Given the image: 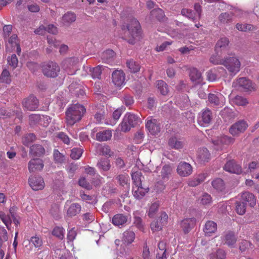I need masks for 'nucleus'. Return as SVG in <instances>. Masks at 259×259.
Masks as SVG:
<instances>
[{"instance_id": "nucleus-1", "label": "nucleus", "mask_w": 259, "mask_h": 259, "mask_svg": "<svg viewBox=\"0 0 259 259\" xmlns=\"http://www.w3.org/2000/svg\"><path fill=\"white\" fill-rule=\"evenodd\" d=\"M85 112V108L80 104L71 105L66 112V122L68 125H73L79 121Z\"/></svg>"}, {"instance_id": "nucleus-2", "label": "nucleus", "mask_w": 259, "mask_h": 259, "mask_svg": "<svg viewBox=\"0 0 259 259\" xmlns=\"http://www.w3.org/2000/svg\"><path fill=\"white\" fill-rule=\"evenodd\" d=\"M127 40L129 44H135L140 40L141 38L140 25L138 20L135 18L131 20L130 23L127 26Z\"/></svg>"}, {"instance_id": "nucleus-3", "label": "nucleus", "mask_w": 259, "mask_h": 259, "mask_svg": "<svg viewBox=\"0 0 259 259\" xmlns=\"http://www.w3.org/2000/svg\"><path fill=\"white\" fill-rule=\"evenodd\" d=\"M222 65L226 67L230 74L232 76L235 75L240 70L241 63L239 59L234 56L225 58Z\"/></svg>"}, {"instance_id": "nucleus-4", "label": "nucleus", "mask_w": 259, "mask_h": 259, "mask_svg": "<svg viewBox=\"0 0 259 259\" xmlns=\"http://www.w3.org/2000/svg\"><path fill=\"white\" fill-rule=\"evenodd\" d=\"M141 123L140 118L134 114L126 113L120 124L121 130H131L136 128Z\"/></svg>"}, {"instance_id": "nucleus-5", "label": "nucleus", "mask_w": 259, "mask_h": 259, "mask_svg": "<svg viewBox=\"0 0 259 259\" xmlns=\"http://www.w3.org/2000/svg\"><path fill=\"white\" fill-rule=\"evenodd\" d=\"M232 85L234 88L244 92H251L256 89L255 84L245 77H240L234 80Z\"/></svg>"}, {"instance_id": "nucleus-6", "label": "nucleus", "mask_w": 259, "mask_h": 259, "mask_svg": "<svg viewBox=\"0 0 259 259\" xmlns=\"http://www.w3.org/2000/svg\"><path fill=\"white\" fill-rule=\"evenodd\" d=\"M60 67L55 62H51L42 67V72L45 76L50 77H55L60 72Z\"/></svg>"}, {"instance_id": "nucleus-7", "label": "nucleus", "mask_w": 259, "mask_h": 259, "mask_svg": "<svg viewBox=\"0 0 259 259\" xmlns=\"http://www.w3.org/2000/svg\"><path fill=\"white\" fill-rule=\"evenodd\" d=\"M214 149L217 151L223 150L226 146L233 143L234 139L227 136L219 137L217 140H212Z\"/></svg>"}, {"instance_id": "nucleus-8", "label": "nucleus", "mask_w": 259, "mask_h": 259, "mask_svg": "<svg viewBox=\"0 0 259 259\" xmlns=\"http://www.w3.org/2000/svg\"><path fill=\"white\" fill-rule=\"evenodd\" d=\"M212 118V112L208 108L202 110L198 114L197 121L202 127L208 126Z\"/></svg>"}, {"instance_id": "nucleus-9", "label": "nucleus", "mask_w": 259, "mask_h": 259, "mask_svg": "<svg viewBox=\"0 0 259 259\" xmlns=\"http://www.w3.org/2000/svg\"><path fill=\"white\" fill-rule=\"evenodd\" d=\"M168 215L162 212L158 220L153 221L150 224V228L153 232H157L162 230V227L167 223Z\"/></svg>"}, {"instance_id": "nucleus-10", "label": "nucleus", "mask_w": 259, "mask_h": 259, "mask_svg": "<svg viewBox=\"0 0 259 259\" xmlns=\"http://www.w3.org/2000/svg\"><path fill=\"white\" fill-rule=\"evenodd\" d=\"M23 107L25 110L33 111L38 107V101L33 95H30L24 99L22 102Z\"/></svg>"}, {"instance_id": "nucleus-11", "label": "nucleus", "mask_w": 259, "mask_h": 259, "mask_svg": "<svg viewBox=\"0 0 259 259\" xmlns=\"http://www.w3.org/2000/svg\"><path fill=\"white\" fill-rule=\"evenodd\" d=\"M224 169L231 173L240 174L242 171L241 166L234 160L228 161L223 167Z\"/></svg>"}, {"instance_id": "nucleus-12", "label": "nucleus", "mask_w": 259, "mask_h": 259, "mask_svg": "<svg viewBox=\"0 0 259 259\" xmlns=\"http://www.w3.org/2000/svg\"><path fill=\"white\" fill-rule=\"evenodd\" d=\"M28 182L31 188L35 191L42 190L45 187L44 181L42 177L39 176H30Z\"/></svg>"}, {"instance_id": "nucleus-13", "label": "nucleus", "mask_w": 259, "mask_h": 259, "mask_svg": "<svg viewBox=\"0 0 259 259\" xmlns=\"http://www.w3.org/2000/svg\"><path fill=\"white\" fill-rule=\"evenodd\" d=\"M125 73L121 70H116L112 74V80L114 84L120 87L125 83Z\"/></svg>"}, {"instance_id": "nucleus-14", "label": "nucleus", "mask_w": 259, "mask_h": 259, "mask_svg": "<svg viewBox=\"0 0 259 259\" xmlns=\"http://www.w3.org/2000/svg\"><path fill=\"white\" fill-rule=\"evenodd\" d=\"M208 99L210 103L216 106H222L225 102V98L224 96L220 93L209 94Z\"/></svg>"}, {"instance_id": "nucleus-15", "label": "nucleus", "mask_w": 259, "mask_h": 259, "mask_svg": "<svg viewBox=\"0 0 259 259\" xmlns=\"http://www.w3.org/2000/svg\"><path fill=\"white\" fill-rule=\"evenodd\" d=\"M177 172L181 177H188L193 171L192 166L186 162H181L177 167Z\"/></svg>"}, {"instance_id": "nucleus-16", "label": "nucleus", "mask_w": 259, "mask_h": 259, "mask_svg": "<svg viewBox=\"0 0 259 259\" xmlns=\"http://www.w3.org/2000/svg\"><path fill=\"white\" fill-rule=\"evenodd\" d=\"M229 41L227 37L221 38L217 42L215 51L218 55L226 53L229 49Z\"/></svg>"}, {"instance_id": "nucleus-17", "label": "nucleus", "mask_w": 259, "mask_h": 259, "mask_svg": "<svg viewBox=\"0 0 259 259\" xmlns=\"http://www.w3.org/2000/svg\"><path fill=\"white\" fill-rule=\"evenodd\" d=\"M196 223V220L194 218H186L181 222V228L185 234H187L194 227Z\"/></svg>"}, {"instance_id": "nucleus-18", "label": "nucleus", "mask_w": 259, "mask_h": 259, "mask_svg": "<svg viewBox=\"0 0 259 259\" xmlns=\"http://www.w3.org/2000/svg\"><path fill=\"white\" fill-rule=\"evenodd\" d=\"M44 166V162L41 159L33 158L29 161L28 168L30 172H33L42 170Z\"/></svg>"}, {"instance_id": "nucleus-19", "label": "nucleus", "mask_w": 259, "mask_h": 259, "mask_svg": "<svg viewBox=\"0 0 259 259\" xmlns=\"http://www.w3.org/2000/svg\"><path fill=\"white\" fill-rule=\"evenodd\" d=\"M241 199L244 203L248 204L250 207H254L256 205V197L252 193L249 192L242 193L241 194Z\"/></svg>"}, {"instance_id": "nucleus-20", "label": "nucleus", "mask_w": 259, "mask_h": 259, "mask_svg": "<svg viewBox=\"0 0 259 259\" xmlns=\"http://www.w3.org/2000/svg\"><path fill=\"white\" fill-rule=\"evenodd\" d=\"M76 19V15L72 12L64 14L61 19V24L63 27H69Z\"/></svg>"}, {"instance_id": "nucleus-21", "label": "nucleus", "mask_w": 259, "mask_h": 259, "mask_svg": "<svg viewBox=\"0 0 259 259\" xmlns=\"http://www.w3.org/2000/svg\"><path fill=\"white\" fill-rule=\"evenodd\" d=\"M197 161L200 163L208 162L210 159V153L206 148H200L197 154Z\"/></svg>"}, {"instance_id": "nucleus-22", "label": "nucleus", "mask_w": 259, "mask_h": 259, "mask_svg": "<svg viewBox=\"0 0 259 259\" xmlns=\"http://www.w3.org/2000/svg\"><path fill=\"white\" fill-rule=\"evenodd\" d=\"M62 68L67 71L68 74L72 75L74 73V71L76 70L75 67V59L69 58L64 60L62 62Z\"/></svg>"}, {"instance_id": "nucleus-23", "label": "nucleus", "mask_w": 259, "mask_h": 259, "mask_svg": "<svg viewBox=\"0 0 259 259\" xmlns=\"http://www.w3.org/2000/svg\"><path fill=\"white\" fill-rule=\"evenodd\" d=\"M149 188H144L141 186H133L132 193L134 197L137 199L143 198L146 193L149 192Z\"/></svg>"}, {"instance_id": "nucleus-24", "label": "nucleus", "mask_w": 259, "mask_h": 259, "mask_svg": "<svg viewBox=\"0 0 259 259\" xmlns=\"http://www.w3.org/2000/svg\"><path fill=\"white\" fill-rule=\"evenodd\" d=\"M217 230V224L212 221L206 222L203 228V232L206 236H210Z\"/></svg>"}, {"instance_id": "nucleus-25", "label": "nucleus", "mask_w": 259, "mask_h": 259, "mask_svg": "<svg viewBox=\"0 0 259 259\" xmlns=\"http://www.w3.org/2000/svg\"><path fill=\"white\" fill-rule=\"evenodd\" d=\"M45 153V148L39 144H34L30 146L29 154L33 157H41Z\"/></svg>"}, {"instance_id": "nucleus-26", "label": "nucleus", "mask_w": 259, "mask_h": 259, "mask_svg": "<svg viewBox=\"0 0 259 259\" xmlns=\"http://www.w3.org/2000/svg\"><path fill=\"white\" fill-rule=\"evenodd\" d=\"M145 126L147 130H160L162 128L160 120L151 117L146 119Z\"/></svg>"}, {"instance_id": "nucleus-27", "label": "nucleus", "mask_w": 259, "mask_h": 259, "mask_svg": "<svg viewBox=\"0 0 259 259\" xmlns=\"http://www.w3.org/2000/svg\"><path fill=\"white\" fill-rule=\"evenodd\" d=\"M114 52L112 50H107L102 53L101 58L102 62L112 64L114 62Z\"/></svg>"}, {"instance_id": "nucleus-28", "label": "nucleus", "mask_w": 259, "mask_h": 259, "mask_svg": "<svg viewBox=\"0 0 259 259\" xmlns=\"http://www.w3.org/2000/svg\"><path fill=\"white\" fill-rule=\"evenodd\" d=\"M15 115L19 121L22 120L23 116L21 111H13L12 113H11L10 111H8L4 109L0 108V118H4Z\"/></svg>"}, {"instance_id": "nucleus-29", "label": "nucleus", "mask_w": 259, "mask_h": 259, "mask_svg": "<svg viewBox=\"0 0 259 259\" xmlns=\"http://www.w3.org/2000/svg\"><path fill=\"white\" fill-rule=\"evenodd\" d=\"M81 206L77 203H74L71 204L67 211V215L72 217L79 213L81 211Z\"/></svg>"}, {"instance_id": "nucleus-30", "label": "nucleus", "mask_w": 259, "mask_h": 259, "mask_svg": "<svg viewBox=\"0 0 259 259\" xmlns=\"http://www.w3.org/2000/svg\"><path fill=\"white\" fill-rule=\"evenodd\" d=\"M127 220V217L122 214H115L112 218V222L115 226H119L124 224Z\"/></svg>"}, {"instance_id": "nucleus-31", "label": "nucleus", "mask_w": 259, "mask_h": 259, "mask_svg": "<svg viewBox=\"0 0 259 259\" xmlns=\"http://www.w3.org/2000/svg\"><path fill=\"white\" fill-rule=\"evenodd\" d=\"M226 257L225 251L222 249H219L209 254L207 259H225Z\"/></svg>"}, {"instance_id": "nucleus-32", "label": "nucleus", "mask_w": 259, "mask_h": 259, "mask_svg": "<svg viewBox=\"0 0 259 259\" xmlns=\"http://www.w3.org/2000/svg\"><path fill=\"white\" fill-rule=\"evenodd\" d=\"M96 149L97 152L100 155L111 156V150L107 145L103 146L100 144H97Z\"/></svg>"}, {"instance_id": "nucleus-33", "label": "nucleus", "mask_w": 259, "mask_h": 259, "mask_svg": "<svg viewBox=\"0 0 259 259\" xmlns=\"http://www.w3.org/2000/svg\"><path fill=\"white\" fill-rule=\"evenodd\" d=\"M7 38L8 39L6 42L7 49H9L10 51L14 50L15 45L19 43L17 35L14 34L10 37H8Z\"/></svg>"}, {"instance_id": "nucleus-34", "label": "nucleus", "mask_w": 259, "mask_h": 259, "mask_svg": "<svg viewBox=\"0 0 259 259\" xmlns=\"http://www.w3.org/2000/svg\"><path fill=\"white\" fill-rule=\"evenodd\" d=\"M111 136V131H102L97 134L96 140L99 141H105L110 139Z\"/></svg>"}, {"instance_id": "nucleus-35", "label": "nucleus", "mask_w": 259, "mask_h": 259, "mask_svg": "<svg viewBox=\"0 0 259 259\" xmlns=\"http://www.w3.org/2000/svg\"><path fill=\"white\" fill-rule=\"evenodd\" d=\"M97 166L100 169L108 171L111 167L110 160L108 158H101L97 163Z\"/></svg>"}, {"instance_id": "nucleus-36", "label": "nucleus", "mask_w": 259, "mask_h": 259, "mask_svg": "<svg viewBox=\"0 0 259 259\" xmlns=\"http://www.w3.org/2000/svg\"><path fill=\"white\" fill-rule=\"evenodd\" d=\"M123 112V109L122 108H118L116 110H115L112 114L113 118V119L112 120H110V121H106L105 124L107 125H114L116 124V121L119 119L120 118L121 114Z\"/></svg>"}, {"instance_id": "nucleus-37", "label": "nucleus", "mask_w": 259, "mask_h": 259, "mask_svg": "<svg viewBox=\"0 0 259 259\" xmlns=\"http://www.w3.org/2000/svg\"><path fill=\"white\" fill-rule=\"evenodd\" d=\"M233 17V14L231 13H223L220 15L219 19L221 23L223 24H227L232 21Z\"/></svg>"}, {"instance_id": "nucleus-38", "label": "nucleus", "mask_w": 259, "mask_h": 259, "mask_svg": "<svg viewBox=\"0 0 259 259\" xmlns=\"http://www.w3.org/2000/svg\"><path fill=\"white\" fill-rule=\"evenodd\" d=\"M248 127V122L244 120H239L232 124L229 130H246Z\"/></svg>"}, {"instance_id": "nucleus-39", "label": "nucleus", "mask_w": 259, "mask_h": 259, "mask_svg": "<svg viewBox=\"0 0 259 259\" xmlns=\"http://www.w3.org/2000/svg\"><path fill=\"white\" fill-rule=\"evenodd\" d=\"M116 179L118 181L121 186H126L127 187H129L130 178L128 175L127 174L119 175L116 177Z\"/></svg>"}, {"instance_id": "nucleus-40", "label": "nucleus", "mask_w": 259, "mask_h": 259, "mask_svg": "<svg viewBox=\"0 0 259 259\" xmlns=\"http://www.w3.org/2000/svg\"><path fill=\"white\" fill-rule=\"evenodd\" d=\"M36 139L35 135L33 133H30L25 135L22 137V142L25 146H28L31 143L34 142Z\"/></svg>"}, {"instance_id": "nucleus-41", "label": "nucleus", "mask_w": 259, "mask_h": 259, "mask_svg": "<svg viewBox=\"0 0 259 259\" xmlns=\"http://www.w3.org/2000/svg\"><path fill=\"white\" fill-rule=\"evenodd\" d=\"M211 185L214 189L218 191H223L225 189V184L223 180L220 178H217L213 180Z\"/></svg>"}, {"instance_id": "nucleus-42", "label": "nucleus", "mask_w": 259, "mask_h": 259, "mask_svg": "<svg viewBox=\"0 0 259 259\" xmlns=\"http://www.w3.org/2000/svg\"><path fill=\"white\" fill-rule=\"evenodd\" d=\"M135 233L131 230H126L123 234V240L127 243H132L135 240Z\"/></svg>"}, {"instance_id": "nucleus-43", "label": "nucleus", "mask_w": 259, "mask_h": 259, "mask_svg": "<svg viewBox=\"0 0 259 259\" xmlns=\"http://www.w3.org/2000/svg\"><path fill=\"white\" fill-rule=\"evenodd\" d=\"M142 173L140 171H136L132 174V179L134 185V186H138L142 185Z\"/></svg>"}, {"instance_id": "nucleus-44", "label": "nucleus", "mask_w": 259, "mask_h": 259, "mask_svg": "<svg viewBox=\"0 0 259 259\" xmlns=\"http://www.w3.org/2000/svg\"><path fill=\"white\" fill-rule=\"evenodd\" d=\"M234 104L237 106H245L248 104V101L247 98L241 96H236L233 99Z\"/></svg>"}, {"instance_id": "nucleus-45", "label": "nucleus", "mask_w": 259, "mask_h": 259, "mask_svg": "<svg viewBox=\"0 0 259 259\" xmlns=\"http://www.w3.org/2000/svg\"><path fill=\"white\" fill-rule=\"evenodd\" d=\"M126 66L132 72L136 73L139 71L140 66L139 64L133 60H127Z\"/></svg>"}, {"instance_id": "nucleus-46", "label": "nucleus", "mask_w": 259, "mask_h": 259, "mask_svg": "<svg viewBox=\"0 0 259 259\" xmlns=\"http://www.w3.org/2000/svg\"><path fill=\"white\" fill-rule=\"evenodd\" d=\"M236 28L240 31L245 32L256 29V27L255 26L249 24L237 23L236 25Z\"/></svg>"}, {"instance_id": "nucleus-47", "label": "nucleus", "mask_w": 259, "mask_h": 259, "mask_svg": "<svg viewBox=\"0 0 259 259\" xmlns=\"http://www.w3.org/2000/svg\"><path fill=\"white\" fill-rule=\"evenodd\" d=\"M168 144L172 148L176 149H180L183 147V142L178 140L175 137L171 138L169 140Z\"/></svg>"}, {"instance_id": "nucleus-48", "label": "nucleus", "mask_w": 259, "mask_h": 259, "mask_svg": "<svg viewBox=\"0 0 259 259\" xmlns=\"http://www.w3.org/2000/svg\"><path fill=\"white\" fill-rule=\"evenodd\" d=\"M0 82L7 84H10L11 83V78L10 73L8 70H3L0 76Z\"/></svg>"}, {"instance_id": "nucleus-49", "label": "nucleus", "mask_w": 259, "mask_h": 259, "mask_svg": "<svg viewBox=\"0 0 259 259\" xmlns=\"http://www.w3.org/2000/svg\"><path fill=\"white\" fill-rule=\"evenodd\" d=\"M225 243L229 246H231L236 243V239L234 233L232 232H229L225 236Z\"/></svg>"}, {"instance_id": "nucleus-50", "label": "nucleus", "mask_w": 259, "mask_h": 259, "mask_svg": "<svg viewBox=\"0 0 259 259\" xmlns=\"http://www.w3.org/2000/svg\"><path fill=\"white\" fill-rule=\"evenodd\" d=\"M150 14L153 18L155 17L159 21L163 20L165 16L163 11L159 8L153 10Z\"/></svg>"}, {"instance_id": "nucleus-51", "label": "nucleus", "mask_w": 259, "mask_h": 259, "mask_svg": "<svg viewBox=\"0 0 259 259\" xmlns=\"http://www.w3.org/2000/svg\"><path fill=\"white\" fill-rule=\"evenodd\" d=\"M246 205L241 201H237L235 203V211L239 215H243L246 212Z\"/></svg>"}, {"instance_id": "nucleus-52", "label": "nucleus", "mask_w": 259, "mask_h": 259, "mask_svg": "<svg viewBox=\"0 0 259 259\" xmlns=\"http://www.w3.org/2000/svg\"><path fill=\"white\" fill-rule=\"evenodd\" d=\"M157 86L159 92L162 95H166L167 94L168 92V86L163 80H158L157 81Z\"/></svg>"}, {"instance_id": "nucleus-53", "label": "nucleus", "mask_w": 259, "mask_h": 259, "mask_svg": "<svg viewBox=\"0 0 259 259\" xmlns=\"http://www.w3.org/2000/svg\"><path fill=\"white\" fill-rule=\"evenodd\" d=\"M0 219L7 227L8 230H10L12 221L9 215L6 214L4 212L0 211Z\"/></svg>"}, {"instance_id": "nucleus-54", "label": "nucleus", "mask_w": 259, "mask_h": 259, "mask_svg": "<svg viewBox=\"0 0 259 259\" xmlns=\"http://www.w3.org/2000/svg\"><path fill=\"white\" fill-rule=\"evenodd\" d=\"M30 243H31L36 248H39L42 245V239L40 236L35 235L30 238Z\"/></svg>"}, {"instance_id": "nucleus-55", "label": "nucleus", "mask_w": 259, "mask_h": 259, "mask_svg": "<svg viewBox=\"0 0 259 259\" xmlns=\"http://www.w3.org/2000/svg\"><path fill=\"white\" fill-rule=\"evenodd\" d=\"M40 115L39 114H33L29 116V124L33 127L37 124H40Z\"/></svg>"}, {"instance_id": "nucleus-56", "label": "nucleus", "mask_w": 259, "mask_h": 259, "mask_svg": "<svg viewBox=\"0 0 259 259\" xmlns=\"http://www.w3.org/2000/svg\"><path fill=\"white\" fill-rule=\"evenodd\" d=\"M190 76L193 81L199 82L201 74L196 68H193L190 71Z\"/></svg>"}, {"instance_id": "nucleus-57", "label": "nucleus", "mask_w": 259, "mask_h": 259, "mask_svg": "<svg viewBox=\"0 0 259 259\" xmlns=\"http://www.w3.org/2000/svg\"><path fill=\"white\" fill-rule=\"evenodd\" d=\"M64 232L65 230L63 227H56L52 231V235L62 239L64 238Z\"/></svg>"}, {"instance_id": "nucleus-58", "label": "nucleus", "mask_w": 259, "mask_h": 259, "mask_svg": "<svg viewBox=\"0 0 259 259\" xmlns=\"http://www.w3.org/2000/svg\"><path fill=\"white\" fill-rule=\"evenodd\" d=\"M83 149L80 148H74L71 150L70 157L73 159H78L82 155Z\"/></svg>"}, {"instance_id": "nucleus-59", "label": "nucleus", "mask_w": 259, "mask_h": 259, "mask_svg": "<svg viewBox=\"0 0 259 259\" xmlns=\"http://www.w3.org/2000/svg\"><path fill=\"white\" fill-rule=\"evenodd\" d=\"M172 170L171 167L168 164L164 165L161 171V175L162 179H167L169 176L171 174Z\"/></svg>"}, {"instance_id": "nucleus-60", "label": "nucleus", "mask_w": 259, "mask_h": 259, "mask_svg": "<svg viewBox=\"0 0 259 259\" xmlns=\"http://www.w3.org/2000/svg\"><path fill=\"white\" fill-rule=\"evenodd\" d=\"M8 63L13 69L16 68L18 64V59L15 54H13L11 57H8Z\"/></svg>"}, {"instance_id": "nucleus-61", "label": "nucleus", "mask_w": 259, "mask_h": 259, "mask_svg": "<svg viewBox=\"0 0 259 259\" xmlns=\"http://www.w3.org/2000/svg\"><path fill=\"white\" fill-rule=\"evenodd\" d=\"M105 111L103 110H100L99 112H97L95 115V119L96 122L98 123H103L107 121L105 120Z\"/></svg>"}, {"instance_id": "nucleus-62", "label": "nucleus", "mask_w": 259, "mask_h": 259, "mask_svg": "<svg viewBox=\"0 0 259 259\" xmlns=\"http://www.w3.org/2000/svg\"><path fill=\"white\" fill-rule=\"evenodd\" d=\"M53 156L56 162L61 163L64 160V155L61 153L58 150L55 149L53 152Z\"/></svg>"}, {"instance_id": "nucleus-63", "label": "nucleus", "mask_w": 259, "mask_h": 259, "mask_svg": "<svg viewBox=\"0 0 259 259\" xmlns=\"http://www.w3.org/2000/svg\"><path fill=\"white\" fill-rule=\"evenodd\" d=\"M103 67L101 66H98L97 67L93 69L92 71V76L93 78L100 79Z\"/></svg>"}, {"instance_id": "nucleus-64", "label": "nucleus", "mask_w": 259, "mask_h": 259, "mask_svg": "<svg viewBox=\"0 0 259 259\" xmlns=\"http://www.w3.org/2000/svg\"><path fill=\"white\" fill-rule=\"evenodd\" d=\"M158 207H159L158 203H157V202L153 203L150 206L149 211H148V216L150 218L154 217L156 212L158 210Z\"/></svg>"}]
</instances>
